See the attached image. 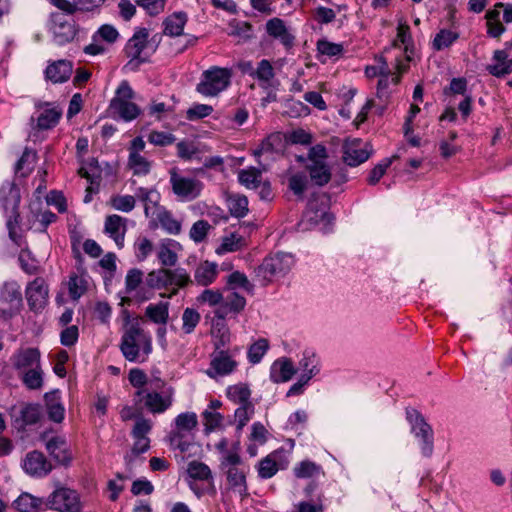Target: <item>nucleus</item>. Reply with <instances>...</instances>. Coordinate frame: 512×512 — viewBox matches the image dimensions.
Instances as JSON below:
<instances>
[{"label":"nucleus","instance_id":"43","mask_svg":"<svg viewBox=\"0 0 512 512\" xmlns=\"http://www.w3.org/2000/svg\"><path fill=\"white\" fill-rule=\"evenodd\" d=\"M238 180L246 188H258L261 182V171L254 167L243 169L238 173Z\"/></svg>","mask_w":512,"mask_h":512},{"label":"nucleus","instance_id":"11","mask_svg":"<svg viewBox=\"0 0 512 512\" xmlns=\"http://www.w3.org/2000/svg\"><path fill=\"white\" fill-rule=\"evenodd\" d=\"M175 390L167 387L161 393L146 391L142 396L147 410L153 414H161L168 410L174 401Z\"/></svg>","mask_w":512,"mask_h":512},{"label":"nucleus","instance_id":"39","mask_svg":"<svg viewBox=\"0 0 512 512\" xmlns=\"http://www.w3.org/2000/svg\"><path fill=\"white\" fill-rule=\"evenodd\" d=\"M137 197L144 203V212L146 217L154 215V210L156 209L159 201L158 193L154 190L141 187L137 191Z\"/></svg>","mask_w":512,"mask_h":512},{"label":"nucleus","instance_id":"4","mask_svg":"<svg viewBox=\"0 0 512 512\" xmlns=\"http://www.w3.org/2000/svg\"><path fill=\"white\" fill-rule=\"evenodd\" d=\"M293 264L294 259L291 254L277 253L266 257L255 269V274L262 285H267L273 278L281 277L288 273Z\"/></svg>","mask_w":512,"mask_h":512},{"label":"nucleus","instance_id":"59","mask_svg":"<svg viewBox=\"0 0 512 512\" xmlns=\"http://www.w3.org/2000/svg\"><path fill=\"white\" fill-rule=\"evenodd\" d=\"M19 214L16 210L12 211V215L9 217L7 221V228L9 232L10 239L17 245L21 246L23 244V238L21 233L19 232Z\"/></svg>","mask_w":512,"mask_h":512},{"label":"nucleus","instance_id":"10","mask_svg":"<svg viewBox=\"0 0 512 512\" xmlns=\"http://www.w3.org/2000/svg\"><path fill=\"white\" fill-rule=\"evenodd\" d=\"M0 301L8 305L5 308L0 307V318L10 319L22 303L20 286L14 281L5 282L0 291Z\"/></svg>","mask_w":512,"mask_h":512},{"label":"nucleus","instance_id":"62","mask_svg":"<svg viewBox=\"0 0 512 512\" xmlns=\"http://www.w3.org/2000/svg\"><path fill=\"white\" fill-rule=\"evenodd\" d=\"M278 471V465L272 455L262 459L258 466V474L261 478L268 479L273 477Z\"/></svg>","mask_w":512,"mask_h":512},{"label":"nucleus","instance_id":"32","mask_svg":"<svg viewBox=\"0 0 512 512\" xmlns=\"http://www.w3.org/2000/svg\"><path fill=\"white\" fill-rule=\"evenodd\" d=\"M218 275V266L216 263L204 261L201 262L194 272V280L198 285L208 286L212 284Z\"/></svg>","mask_w":512,"mask_h":512},{"label":"nucleus","instance_id":"49","mask_svg":"<svg viewBox=\"0 0 512 512\" xmlns=\"http://www.w3.org/2000/svg\"><path fill=\"white\" fill-rule=\"evenodd\" d=\"M293 471L297 478H310L318 475L322 469L320 465H317L310 460H304L296 465Z\"/></svg>","mask_w":512,"mask_h":512},{"label":"nucleus","instance_id":"22","mask_svg":"<svg viewBox=\"0 0 512 512\" xmlns=\"http://www.w3.org/2000/svg\"><path fill=\"white\" fill-rule=\"evenodd\" d=\"M332 219L325 207L318 208L315 202H309L300 225L303 229H310L321 223L330 224Z\"/></svg>","mask_w":512,"mask_h":512},{"label":"nucleus","instance_id":"18","mask_svg":"<svg viewBox=\"0 0 512 512\" xmlns=\"http://www.w3.org/2000/svg\"><path fill=\"white\" fill-rule=\"evenodd\" d=\"M37 128L47 130L55 127L62 117V109L51 103H39L37 106Z\"/></svg>","mask_w":512,"mask_h":512},{"label":"nucleus","instance_id":"16","mask_svg":"<svg viewBox=\"0 0 512 512\" xmlns=\"http://www.w3.org/2000/svg\"><path fill=\"white\" fill-rule=\"evenodd\" d=\"M22 467L27 474L34 477L46 476L52 470L51 463L42 452L37 450L27 453L23 460Z\"/></svg>","mask_w":512,"mask_h":512},{"label":"nucleus","instance_id":"63","mask_svg":"<svg viewBox=\"0 0 512 512\" xmlns=\"http://www.w3.org/2000/svg\"><path fill=\"white\" fill-rule=\"evenodd\" d=\"M253 414V404L240 405V407L236 409L234 414L237 430H242L243 427L250 421Z\"/></svg>","mask_w":512,"mask_h":512},{"label":"nucleus","instance_id":"24","mask_svg":"<svg viewBox=\"0 0 512 512\" xmlns=\"http://www.w3.org/2000/svg\"><path fill=\"white\" fill-rule=\"evenodd\" d=\"M127 230L126 219L113 214L105 219L104 232L108 234L119 248L124 246V238Z\"/></svg>","mask_w":512,"mask_h":512},{"label":"nucleus","instance_id":"5","mask_svg":"<svg viewBox=\"0 0 512 512\" xmlns=\"http://www.w3.org/2000/svg\"><path fill=\"white\" fill-rule=\"evenodd\" d=\"M231 76L230 69L213 66L202 73L196 91L206 97L216 96L229 86Z\"/></svg>","mask_w":512,"mask_h":512},{"label":"nucleus","instance_id":"57","mask_svg":"<svg viewBox=\"0 0 512 512\" xmlns=\"http://www.w3.org/2000/svg\"><path fill=\"white\" fill-rule=\"evenodd\" d=\"M227 284L232 289L241 287L248 293H252L254 290V285L248 280L247 276L239 271H234L228 276Z\"/></svg>","mask_w":512,"mask_h":512},{"label":"nucleus","instance_id":"1","mask_svg":"<svg viewBox=\"0 0 512 512\" xmlns=\"http://www.w3.org/2000/svg\"><path fill=\"white\" fill-rule=\"evenodd\" d=\"M120 349L125 359L130 362H143L152 351L151 336L141 327V319H130L127 312Z\"/></svg>","mask_w":512,"mask_h":512},{"label":"nucleus","instance_id":"17","mask_svg":"<svg viewBox=\"0 0 512 512\" xmlns=\"http://www.w3.org/2000/svg\"><path fill=\"white\" fill-rule=\"evenodd\" d=\"M237 367V362L225 350H219L212 354L210 368L207 374L211 378L231 374Z\"/></svg>","mask_w":512,"mask_h":512},{"label":"nucleus","instance_id":"28","mask_svg":"<svg viewBox=\"0 0 512 512\" xmlns=\"http://www.w3.org/2000/svg\"><path fill=\"white\" fill-rule=\"evenodd\" d=\"M296 369L294 368L293 362L286 357L279 358L271 366L270 378L274 383H281L289 381L294 374Z\"/></svg>","mask_w":512,"mask_h":512},{"label":"nucleus","instance_id":"46","mask_svg":"<svg viewBox=\"0 0 512 512\" xmlns=\"http://www.w3.org/2000/svg\"><path fill=\"white\" fill-rule=\"evenodd\" d=\"M188 475L199 481H206L212 479V472L210 468L203 462L191 461L187 467Z\"/></svg>","mask_w":512,"mask_h":512},{"label":"nucleus","instance_id":"25","mask_svg":"<svg viewBox=\"0 0 512 512\" xmlns=\"http://www.w3.org/2000/svg\"><path fill=\"white\" fill-rule=\"evenodd\" d=\"M53 33L59 44L67 43L74 39L76 30L74 24L69 22L64 15L55 13L52 15Z\"/></svg>","mask_w":512,"mask_h":512},{"label":"nucleus","instance_id":"60","mask_svg":"<svg viewBox=\"0 0 512 512\" xmlns=\"http://www.w3.org/2000/svg\"><path fill=\"white\" fill-rule=\"evenodd\" d=\"M200 314L193 308H186L182 315V329L186 334L194 331L195 327L200 322Z\"/></svg>","mask_w":512,"mask_h":512},{"label":"nucleus","instance_id":"23","mask_svg":"<svg viewBox=\"0 0 512 512\" xmlns=\"http://www.w3.org/2000/svg\"><path fill=\"white\" fill-rule=\"evenodd\" d=\"M495 64L487 66L488 72L495 77H502L512 72V50L507 45L504 50H496L493 55Z\"/></svg>","mask_w":512,"mask_h":512},{"label":"nucleus","instance_id":"61","mask_svg":"<svg viewBox=\"0 0 512 512\" xmlns=\"http://www.w3.org/2000/svg\"><path fill=\"white\" fill-rule=\"evenodd\" d=\"M280 138L278 135H270L265 138L258 149L254 151V156L261 157L264 155L270 156L272 158L273 153L276 151V144H279Z\"/></svg>","mask_w":512,"mask_h":512},{"label":"nucleus","instance_id":"42","mask_svg":"<svg viewBox=\"0 0 512 512\" xmlns=\"http://www.w3.org/2000/svg\"><path fill=\"white\" fill-rule=\"evenodd\" d=\"M250 395L251 391L246 384H236L227 389V397L236 404H252L249 400Z\"/></svg>","mask_w":512,"mask_h":512},{"label":"nucleus","instance_id":"31","mask_svg":"<svg viewBox=\"0 0 512 512\" xmlns=\"http://www.w3.org/2000/svg\"><path fill=\"white\" fill-rule=\"evenodd\" d=\"M180 248V244L175 240L168 239L159 246L157 257L164 267H173L178 261L176 249Z\"/></svg>","mask_w":512,"mask_h":512},{"label":"nucleus","instance_id":"2","mask_svg":"<svg viewBox=\"0 0 512 512\" xmlns=\"http://www.w3.org/2000/svg\"><path fill=\"white\" fill-rule=\"evenodd\" d=\"M192 279L184 268H160L149 272L145 278V286L148 290H168L170 291L167 297L171 298L176 295L179 289L192 284ZM161 297H166V294H160Z\"/></svg>","mask_w":512,"mask_h":512},{"label":"nucleus","instance_id":"20","mask_svg":"<svg viewBox=\"0 0 512 512\" xmlns=\"http://www.w3.org/2000/svg\"><path fill=\"white\" fill-rule=\"evenodd\" d=\"M248 470V467L224 470L228 489L238 494L241 499L248 496V486L246 481Z\"/></svg>","mask_w":512,"mask_h":512},{"label":"nucleus","instance_id":"15","mask_svg":"<svg viewBox=\"0 0 512 512\" xmlns=\"http://www.w3.org/2000/svg\"><path fill=\"white\" fill-rule=\"evenodd\" d=\"M125 293H135V297L140 301L149 300L153 296V293L145 286V281L143 282V272L140 269L133 268L127 272Z\"/></svg>","mask_w":512,"mask_h":512},{"label":"nucleus","instance_id":"51","mask_svg":"<svg viewBox=\"0 0 512 512\" xmlns=\"http://www.w3.org/2000/svg\"><path fill=\"white\" fill-rule=\"evenodd\" d=\"M109 203L115 210L128 213L134 209L136 200L132 195H114Z\"/></svg>","mask_w":512,"mask_h":512},{"label":"nucleus","instance_id":"38","mask_svg":"<svg viewBox=\"0 0 512 512\" xmlns=\"http://www.w3.org/2000/svg\"><path fill=\"white\" fill-rule=\"evenodd\" d=\"M23 384L30 390H38L43 386V370L41 364L19 373Z\"/></svg>","mask_w":512,"mask_h":512},{"label":"nucleus","instance_id":"21","mask_svg":"<svg viewBox=\"0 0 512 512\" xmlns=\"http://www.w3.org/2000/svg\"><path fill=\"white\" fill-rule=\"evenodd\" d=\"M11 361L19 374L40 365V352L36 348L20 349L12 356Z\"/></svg>","mask_w":512,"mask_h":512},{"label":"nucleus","instance_id":"29","mask_svg":"<svg viewBox=\"0 0 512 512\" xmlns=\"http://www.w3.org/2000/svg\"><path fill=\"white\" fill-rule=\"evenodd\" d=\"M148 36L149 33L146 28H140L137 30L125 46L126 56L131 58V60H138L142 51L147 46Z\"/></svg>","mask_w":512,"mask_h":512},{"label":"nucleus","instance_id":"12","mask_svg":"<svg viewBox=\"0 0 512 512\" xmlns=\"http://www.w3.org/2000/svg\"><path fill=\"white\" fill-rule=\"evenodd\" d=\"M42 415L41 406L33 403H21L11 409V416L17 429L36 424Z\"/></svg>","mask_w":512,"mask_h":512},{"label":"nucleus","instance_id":"33","mask_svg":"<svg viewBox=\"0 0 512 512\" xmlns=\"http://www.w3.org/2000/svg\"><path fill=\"white\" fill-rule=\"evenodd\" d=\"M43 505H45L43 499L27 492L20 494L12 503V507L18 512H39Z\"/></svg>","mask_w":512,"mask_h":512},{"label":"nucleus","instance_id":"13","mask_svg":"<svg viewBox=\"0 0 512 512\" xmlns=\"http://www.w3.org/2000/svg\"><path fill=\"white\" fill-rule=\"evenodd\" d=\"M265 30L271 38L278 40L286 50H291L294 47L295 35L281 18L274 17L268 20Z\"/></svg>","mask_w":512,"mask_h":512},{"label":"nucleus","instance_id":"45","mask_svg":"<svg viewBox=\"0 0 512 512\" xmlns=\"http://www.w3.org/2000/svg\"><path fill=\"white\" fill-rule=\"evenodd\" d=\"M228 209L235 217H244L248 213V199L243 195H232L228 198Z\"/></svg>","mask_w":512,"mask_h":512},{"label":"nucleus","instance_id":"26","mask_svg":"<svg viewBox=\"0 0 512 512\" xmlns=\"http://www.w3.org/2000/svg\"><path fill=\"white\" fill-rule=\"evenodd\" d=\"M51 2L58 9L68 14H73L76 11H93L94 9L102 6L105 0H73V2H70L68 0H51Z\"/></svg>","mask_w":512,"mask_h":512},{"label":"nucleus","instance_id":"64","mask_svg":"<svg viewBox=\"0 0 512 512\" xmlns=\"http://www.w3.org/2000/svg\"><path fill=\"white\" fill-rule=\"evenodd\" d=\"M211 228L210 224L206 220H198L195 222L190 229V238L196 242H202Z\"/></svg>","mask_w":512,"mask_h":512},{"label":"nucleus","instance_id":"48","mask_svg":"<svg viewBox=\"0 0 512 512\" xmlns=\"http://www.w3.org/2000/svg\"><path fill=\"white\" fill-rule=\"evenodd\" d=\"M269 348L268 341L264 338L258 339L252 345H250L247 353V357L250 363L257 364L261 361Z\"/></svg>","mask_w":512,"mask_h":512},{"label":"nucleus","instance_id":"58","mask_svg":"<svg viewBox=\"0 0 512 512\" xmlns=\"http://www.w3.org/2000/svg\"><path fill=\"white\" fill-rule=\"evenodd\" d=\"M19 214L16 210L12 211V215L9 217L7 221V228L9 232L10 239L17 245L21 246L23 244V238L21 233L19 232Z\"/></svg>","mask_w":512,"mask_h":512},{"label":"nucleus","instance_id":"53","mask_svg":"<svg viewBox=\"0 0 512 512\" xmlns=\"http://www.w3.org/2000/svg\"><path fill=\"white\" fill-rule=\"evenodd\" d=\"M198 424L197 415L194 412H185L175 418V426L178 432L193 430Z\"/></svg>","mask_w":512,"mask_h":512},{"label":"nucleus","instance_id":"30","mask_svg":"<svg viewBox=\"0 0 512 512\" xmlns=\"http://www.w3.org/2000/svg\"><path fill=\"white\" fill-rule=\"evenodd\" d=\"M187 20V14L184 12H176L169 15L163 21V33L170 37L182 35Z\"/></svg>","mask_w":512,"mask_h":512},{"label":"nucleus","instance_id":"44","mask_svg":"<svg viewBox=\"0 0 512 512\" xmlns=\"http://www.w3.org/2000/svg\"><path fill=\"white\" fill-rule=\"evenodd\" d=\"M128 166L134 175H147L151 169V162L141 154L129 155Z\"/></svg>","mask_w":512,"mask_h":512},{"label":"nucleus","instance_id":"47","mask_svg":"<svg viewBox=\"0 0 512 512\" xmlns=\"http://www.w3.org/2000/svg\"><path fill=\"white\" fill-rule=\"evenodd\" d=\"M161 227L169 234L177 235L181 231V223L168 211H161L157 215Z\"/></svg>","mask_w":512,"mask_h":512},{"label":"nucleus","instance_id":"7","mask_svg":"<svg viewBox=\"0 0 512 512\" xmlns=\"http://www.w3.org/2000/svg\"><path fill=\"white\" fill-rule=\"evenodd\" d=\"M45 506L60 512H80L82 507L78 493L68 488H60L51 493Z\"/></svg>","mask_w":512,"mask_h":512},{"label":"nucleus","instance_id":"34","mask_svg":"<svg viewBox=\"0 0 512 512\" xmlns=\"http://www.w3.org/2000/svg\"><path fill=\"white\" fill-rule=\"evenodd\" d=\"M129 381L134 387L139 388L136 392L138 397L142 396L146 392L144 386L148 383H150L155 389H162L165 386V382L160 378H156L154 381L148 382L146 374L137 368L130 370Z\"/></svg>","mask_w":512,"mask_h":512},{"label":"nucleus","instance_id":"56","mask_svg":"<svg viewBox=\"0 0 512 512\" xmlns=\"http://www.w3.org/2000/svg\"><path fill=\"white\" fill-rule=\"evenodd\" d=\"M398 155H393L390 158L384 159L382 162L377 164L371 171L368 177V183L375 185L379 182L386 170L390 167L394 160L398 159Z\"/></svg>","mask_w":512,"mask_h":512},{"label":"nucleus","instance_id":"6","mask_svg":"<svg viewBox=\"0 0 512 512\" xmlns=\"http://www.w3.org/2000/svg\"><path fill=\"white\" fill-rule=\"evenodd\" d=\"M406 418L411 425V432L420 439L423 456L430 457L433 453V430L424 417L416 409H406Z\"/></svg>","mask_w":512,"mask_h":512},{"label":"nucleus","instance_id":"37","mask_svg":"<svg viewBox=\"0 0 512 512\" xmlns=\"http://www.w3.org/2000/svg\"><path fill=\"white\" fill-rule=\"evenodd\" d=\"M145 316L156 324L165 325L169 317V303L159 302L148 305L145 309Z\"/></svg>","mask_w":512,"mask_h":512},{"label":"nucleus","instance_id":"41","mask_svg":"<svg viewBox=\"0 0 512 512\" xmlns=\"http://www.w3.org/2000/svg\"><path fill=\"white\" fill-rule=\"evenodd\" d=\"M459 34L449 29H441L432 41V48L436 51H441L449 48L457 39Z\"/></svg>","mask_w":512,"mask_h":512},{"label":"nucleus","instance_id":"52","mask_svg":"<svg viewBox=\"0 0 512 512\" xmlns=\"http://www.w3.org/2000/svg\"><path fill=\"white\" fill-rule=\"evenodd\" d=\"M68 290L71 299L78 300L87 290V282L82 276L73 274L69 278Z\"/></svg>","mask_w":512,"mask_h":512},{"label":"nucleus","instance_id":"55","mask_svg":"<svg viewBox=\"0 0 512 512\" xmlns=\"http://www.w3.org/2000/svg\"><path fill=\"white\" fill-rule=\"evenodd\" d=\"M252 76L257 78L261 82L269 83L275 76L274 68L271 65L270 61L262 59L258 63L255 71L252 73Z\"/></svg>","mask_w":512,"mask_h":512},{"label":"nucleus","instance_id":"40","mask_svg":"<svg viewBox=\"0 0 512 512\" xmlns=\"http://www.w3.org/2000/svg\"><path fill=\"white\" fill-rule=\"evenodd\" d=\"M503 6V3H498L493 10L486 13L488 34L492 37H499L505 30L503 24L499 21L500 11L498 10Z\"/></svg>","mask_w":512,"mask_h":512},{"label":"nucleus","instance_id":"9","mask_svg":"<svg viewBox=\"0 0 512 512\" xmlns=\"http://www.w3.org/2000/svg\"><path fill=\"white\" fill-rule=\"evenodd\" d=\"M170 183L173 192L186 200L197 198L202 190V183L199 180L181 176L175 169L170 170Z\"/></svg>","mask_w":512,"mask_h":512},{"label":"nucleus","instance_id":"19","mask_svg":"<svg viewBox=\"0 0 512 512\" xmlns=\"http://www.w3.org/2000/svg\"><path fill=\"white\" fill-rule=\"evenodd\" d=\"M45 440V447L48 453L60 464H68L72 458L69 445L64 437L52 436Z\"/></svg>","mask_w":512,"mask_h":512},{"label":"nucleus","instance_id":"8","mask_svg":"<svg viewBox=\"0 0 512 512\" xmlns=\"http://www.w3.org/2000/svg\"><path fill=\"white\" fill-rule=\"evenodd\" d=\"M373 150L368 142H362L361 139H347L343 144V161L351 166L356 167L369 159Z\"/></svg>","mask_w":512,"mask_h":512},{"label":"nucleus","instance_id":"27","mask_svg":"<svg viewBox=\"0 0 512 512\" xmlns=\"http://www.w3.org/2000/svg\"><path fill=\"white\" fill-rule=\"evenodd\" d=\"M73 72V65L67 60H58L49 64L45 70L48 80L53 83L66 82Z\"/></svg>","mask_w":512,"mask_h":512},{"label":"nucleus","instance_id":"54","mask_svg":"<svg viewBox=\"0 0 512 512\" xmlns=\"http://www.w3.org/2000/svg\"><path fill=\"white\" fill-rule=\"evenodd\" d=\"M245 306L246 299L237 292H231L226 296L223 305L220 307L224 308V311L229 309L231 312L239 313L245 308Z\"/></svg>","mask_w":512,"mask_h":512},{"label":"nucleus","instance_id":"35","mask_svg":"<svg viewBox=\"0 0 512 512\" xmlns=\"http://www.w3.org/2000/svg\"><path fill=\"white\" fill-rule=\"evenodd\" d=\"M44 398L49 418L56 423L62 422L64 419L65 409L60 401L59 392L53 391L46 393Z\"/></svg>","mask_w":512,"mask_h":512},{"label":"nucleus","instance_id":"36","mask_svg":"<svg viewBox=\"0 0 512 512\" xmlns=\"http://www.w3.org/2000/svg\"><path fill=\"white\" fill-rule=\"evenodd\" d=\"M311 181L317 186H324L331 180V170L327 164H307Z\"/></svg>","mask_w":512,"mask_h":512},{"label":"nucleus","instance_id":"3","mask_svg":"<svg viewBox=\"0 0 512 512\" xmlns=\"http://www.w3.org/2000/svg\"><path fill=\"white\" fill-rule=\"evenodd\" d=\"M135 97L130 84L124 80L116 89L115 96L110 101L109 109L119 118L125 121H132L140 115V108L132 100Z\"/></svg>","mask_w":512,"mask_h":512},{"label":"nucleus","instance_id":"50","mask_svg":"<svg viewBox=\"0 0 512 512\" xmlns=\"http://www.w3.org/2000/svg\"><path fill=\"white\" fill-rule=\"evenodd\" d=\"M308 179L305 173L298 172L291 175L288 179L289 189L299 198H303V194L307 188Z\"/></svg>","mask_w":512,"mask_h":512},{"label":"nucleus","instance_id":"14","mask_svg":"<svg viewBox=\"0 0 512 512\" xmlns=\"http://www.w3.org/2000/svg\"><path fill=\"white\" fill-rule=\"evenodd\" d=\"M26 298L31 310H42L48 300V286L43 278H36L26 288Z\"/></svg>","mask_w":512,"mask_h":512}]
</instances>
